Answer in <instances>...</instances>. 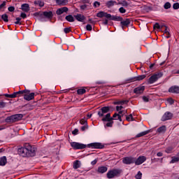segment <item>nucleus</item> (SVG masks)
<instances>
[{
  "label": "nucleus",
  "mask_w": 179,
  "mask_h": 179,
  "mask_svg": "<svg viewBox=\"0 0 179 179\" xmlns=\"http://www.w3.org/2000/svg\"><path fill=\"white\" fill-rule=\"evenodd\" d=\"M96 16L97 17H106L109 20L120 22V24L122 26V29H124V26H129V24H131V20L127 18L125 20H122V17L117 15H111V14H108L104 11L98 13Z\"/></svg>",
  "instance_id": "obj_1"
},
{
  "label": "nucleus",
  "mask_w": 179,
  "mask_h": 179,
  "mask_svg": "<svg viewBox=\"0 0 179 179\" xmlns=\"http://www.w3.org/2000/svg\"><path fill=\"white\" fill-rule=\"evenodd\" d=\"M22 118H23L22 114L13 115L6 118V122L8 124H13V122H17V121H20Z\"/></svg>",
  "instance_id": "obj_2"
},
{
  "label": "nucleus",
  "mask_w": 179,
  "mask_h": 179,
  "mask_svg": "<svg viewBox=\"0 0 179 179\" xmlns=\"http://www.w3.org/2000/svg\"><path fill=\"white\" fill-rule=\"evenodd\" d=\"M25 148L27 149V157H34L36 156V148L29 143L25 144Z\"/></svg>",
  "instance_id": "obj_3"
},
{
  "label": "nucleus",
  "mask_w": 179,
  "mask_h": 179,
  "mask_svg": "<svg viewBox=\"0 0 179 179\" xmlns=\"http://www.w3.org/2000/svg\"><path fill=\"white\" fill-rule=\"evenodd\" d=\"M114 120L113 117H111V113H107L105 117L102 118V121L108 122L106 124V127H113V124H114V122L113 121Z\"/></svg>",
  "instance_id": "obj_4"
},
{
  "label": "nucleus",
  "mask_w": 179,
  "mask_h": 179,
  "mask_svg": "<svg viewBox=\"0 0 179 179\" xmlns=\"http://www.w3.org/2000/svg\"><path fill=\"white\" fill-rule=\"evenodd\" d=\"M163 76V73H156L154 75H152L150 78L148 79V82L149 85H152V83H155V82H157L160 78Z\"/></svg>",
  "instance_id": "obj_5"
},
{
  "label": "nucleus",
  "mask_w": 179,
  "mask_h": 179,
  "mask_svg": "<svg viewBox=\"0 0 179 179\" xmlns=\"http://www.w3.org/2000/svg\"><path fill=\"white\" fill-rule=\"evenodd\" d=\"M121 174V170L120 169H113L109 171L106 176L107 178L109 179L114 178L115 177H117V176H120Z\"/></svg>",
  "instance_id": "obj_6"
},
{
  "label": "nucleus",
  "mask_w": 179,
  "mask_h": 179,
  "mask_svg": "<svg viewBox=\"0 0 179 179\" xmlns=\"http://www.w3.org/2000/svg\"><path fill=\"white\" fill-rule=\"evenodd\" d=\"M71 146L73 149H85L87 145L77 142H72L71 143Z\"/></svg>",
  "instance_id": "obj_7"
},
{
  "label": "nucleus",
  "mask_w": 179,
  "mask_h": 179,
  "mask_svg": "<svg viewBox=\"0 0 179 179\" xmlns=\"http://www.w3.org/2000/svg\"><path fill=\"white\" fill-rule=\"evenodd\" d=\"M122 163H124V164H132L133 163H135V158L132 157H123Z\"/></svg>",
  "instance_id": "obj_8"
},
{
  "label": "nucleus",
  "mask_w": 179,
  "mask_h": 179,
  "mask_svg": "<svg viewBox=\"0 0 179 179\" xmlns=\"http://www.w3.org/2000/svg\"><path fill=\"white\" fill-rule=\"evenodd\" d=\"M145 162H146V157L145 156H140L137 159L134 158V163L136 166H141V164H143Z\"/></svg>",
  "instance_id": "obj_9"
},
{
  "label": "nucleus",
  "mask_w": 179,
  "mask_h": 179,
  "mask_svg": "<svg viewBox=\"0 0 179 179\" xmlns=\"http://www.w3.org/2000/svg\"><path fill=\"white\" fill-rule=\"evenodd\" d=\"M88 148H92V149H103L104 145L101 143H92L87 145Z\"/></svg>",
  "instance_id": "obj_10"
},
{
  "label": "nucleus",
  "mask_w": 179,
  "mask_h": 179,
  "mask_svg": "<svg viewBox=\"0 0 179 179\" xmlns=\"http://www.w3.org/2000/svg\"><path fill=\"white\" fill-rule=\"evenodd\" d=\"M110 111V106H105L101 108V111L98 112L99 117H104V114H107Z\"/></svg>",
  "instance_id": "obj_11"
},
{
  "label": "nucleus",
  "mask_w": 179,
  "mask_h": 179,
  "mask_svg": "<svg viewBox=\"0 0 179 179\" xmlns=\"http://www.w3.org/2000/svg\"><path fill=\"white\" fill-rule=\"evenodd\" d=\"M18 153L19 155H20V156H22V157H27V150L26 148V144L24 145V148L18 149Z\"/></svg>",
  "instance_id": "obj_12"
},
{
  "label": "nucleus",
  "mask_w": 179,
  "mask_h": 179,
  "mask_svg": "<svg viewBox=\"0 0 179 179\" xmlns=\"http://www.w3.org/2000/svg\"><path fill=\"white\" fill-rule=\"evenodd\" d=\"M173 118V113L170 112H166L162 117V121H167Z\"/></svg>",
  "instance_id": "obj_13"
},
{
  "label": "nucleus",
  "mask_w": 179,
  "mask_h": 179,
  "mask_svg": "<svg viewBox=\"0 0 179 179\" xmlns=\"http://www.w3.org/2000/svg\"><path fill=\"white\" fill-rule=\"evenodd\" d=\"M34 92L30 94H24V99L27 100V101H30V100H33L34 99Z\"/></svg>",
  "instance_id": "obj_14"
},
{
  "label": "nucleus",
  "mask_w": 179,
  "mask_h": 179,
  "mask_svg": "<svg viewBox=\"0 0 179 179\" xmlns=\"http://www.w3.org/2000/svg\"><path fill=\"white\" fill-rule=\"evenodd\" d=\"M169 93H176V94H179V87L177 85L172 86L169 89Z\"/></svg>",
  "instance_id": "obj_15"
},
{
  "label": "nucleus",
  "mask_w": 179,
  "mask_h": 179,
  "mask_svg": "<svg viewBox=\"0 0 179 179\" xmlns=\"http://www.w3.org/2000/svg\"><path fill=\"white\" fill-rule=\"evenodd\" d=\"M145 91V86L138 87L134 89V92L136 94H142Z\"/></svg>",
  "instance_id": "obj_16"
},
{
  "label": "nucleus",
  "mask_w": 179,
  "mask_h": 179,
  "mask_svg": "<svg viewBox=\"0 0 179 179\" xmlns=\"http://www.w3.org/2000/svg\"><path fill=\"white\" fill-rule=\"evenodd\" d=\"M107 170H108L107 166H99L98 167L97 173L99 174H104V173H106Z\"/></svg>",
  "instance_id": "obj_17"
},
{
  "label": "nucleus",
  "mask_w": 179,
  "mask_h": 179,
  "mask_svg": "<svg viewBox=\"0 0 179 179\" xmlns=\"http://www.w3.org/2000/svg\"><path fill=\"white\" fill-rule=\"evenodd\" d=\"M64 12H68V7H63L57 10V15H62Z\"/></svg>",
  "instance_id": "obj_18"
},
{
  "label": "nucleus",
  "mask_w": 179,
  "mask_h": 179,
  "mask_svg": "<svg viewBox=\"0 0 179 179\" xmlns=\"http://www.w3.org/2000/svg\"><path fill=\"white\" fill-rule=\"evenodd\" d=\"M21 9L24 12H29V10H30V6L28 3H24L21 6Z\"/></svg>",
  "instance_id": "obj_19"
},
{
  "label": "nucleus",
  "mask_w": 179,
  "mask_h": 179,
  "mask_svg": "<svg viewBox=\"0 0 179 179\" xmlns=\"http://www.w3.org/2000/svg\"><path fill=\"white\" fill-rule=\"evenodd\" d=\"M56 3L60 6H65L68 3V0H56Z\"/></svg>",
  "instance_id": "obj_20"
},
{
  "label": "nucleus",
  "mask_w": 179,
  "mask_h": 179,
  "mask_svg": "<svg viewBox=\"0 0 179 179\" xmlns=\"http://www.w3.org/2000/svg\"><path fill=\"white\" fill-rule=\"evenodd\" d=\"M106 5L107 6V8H112V6H114V5H117V1H108L106 3Z\"/></svg>",
  "instance_id": "obj_21"
},
{
  "label": "nucleus",
  "mask_w": 179,
  "mask_h": 179,
  "mask_svg": "<svg viewBox=\"0 0 179 179\" xmlns=\"http://www.w3.org/2000/svg\"><path fill=\"white\" fill-rule=\"evenodd\" d=\"M74 17L78 22H83V20H85V16H83V15L82 14H78Z\"/></svg>",
  "instance_id": "obj_22"
},
{
  "label": "nucleus",
  "mask_w": 179,
  "mask_h": 179,
  "mask_svg": "<svg viewBox=\"0 0 179 179\" xmlns=\"http://www.w3.org/2000/svg\"><path fill=\"white\" fill-rule=\"evenodd\" d=\"M43 15H44V17H47L48 19H51V17H52L53 15H52V11H45L43 12Z\"/></svg>",
  "instance_id": "obj_23"
},
{
  "label": "nucleus",
  "mask_w": 179,
  "mask_h": 179,
  "mask_svg": "<svg viewBox=\"0 0 179 179\" xmlns=\"http://www.w3.org/2000/svg\"><path fill=\"white\" fill-rule=\"evenodd\" d=\"M34 15L38 17V20H41V19H44V12L35 13Z\"/></svg>",
  "instance_id": "obj_24"
},
{
  "label": "nucleus",
  "mask_w": 179,
  "mask_h": 179,
  "mask_svg": "<svg viewBox=\"0 0 179 179\" xmlns=\"http://www.w3.org/2000/svg\"><path fill=\"white\" fill-rule=\"evenodd\" d=\"M65 19L66 20H67V22H75V18H73V16H72V15H69L66 16Z\"/></svg>",
  "instance_id": "obj_25"
},
{
  "label": "nucleus",
  "mask_w": 179,
  "mask_h": 179,
  "mask_svg": "<svg viewBox=\"0 0 179 179\" xmlns=\"http://www.w3.org/2000/svg\"><path fill=\"white\" fill-rule=\"evenodd\" d=\"M6 164V157H3L0 159V166H5Z\"/></svg>",
  "instance_id": "obj_26"
},
{
  "label": "nucleus",
  "mask_w": 179,
  "mask_h": 179,
  "mask_svg": "<svg viewBox=\"0 0 179 179\" xmlns=\"http://www.w3.org/2000/svg\"><path fill=\"white\" fill-rule=\"evenodd\" d=\"M149 134V131H143L136 135V138H141V136H145V135H148Z\"/></svg>",
  "instance_id": "obj_27"
},
{
  "label": "nucleus",
  "mask_w": 179,
  "mask_h": 179,
  "mask_svg": "<svg viewBox=\"0 0 179 179\" xmlns=\"http://www.w3.org/2000/svg\"><path fill=\"white\" fill-rule=\"evenodd\" d=\"M157 132L162 134L163 132H166V126H162L157 129Z\"/></svg>",
  "instance_id": "obj_28"
},
{
  "label": "nucleus",
  "mask_w": 179,
  "mask_h": 179,
  "mask_svg": "<svg viewBox=\"0 0 179 179\" xmlns=\"http://www.w3.org/2000/svg\"><path fill=\"white\" fill-rule=\"evenodd\" d=\"M79 167H80V162L77 160L73 163V169H79Z\"/></svg>",
  "instance_id": "obj_29"
},
{
  "label": "nucleus",
  "mask_w": 179,
  "mask_h": 179,
  "mask_svg": "<svg viewBox=\"0 0 179 179\" xmlns=\"http://www.w3.org/2000/svg\"><path fill=\"white\" fill-rule=\"evenodd\" d=\"M34 3L36 5H38V6H41V7L44 6V1H40V0L35 1Z\"/></svg>",
  "instance_id": "obj_30"
},
{
  "label": "nucleus",
  "mask_w": 179,
  "mask_h": 179,
  "mask_svg": "<svg viewBox=\"0 0 179 179\" xmlns=\"http://www.w3.org/2000/svg\"><path fill=\"white\" fill-rule=\"evenodd\" d=\"M179 162V157H172V159L170 162L171 164L177 163Z\"/></svg>",
  "instance_id": "obj_31"
},
{
  "label": "nucleus",
  "mask_w": 179,
  "mask_h": 179,
  "mask_svg": "<svg viewBox=\"0 0 179 179\" xmlns=\"http://www.w3.org/2000/svg\"><path fill=\"white\" fill-rule=\"evenodd\" d=\"M1 19L3 20V22H9V20L8 19V15H6V14L2 15Z\"/></svg>",
  "instance_id": "obj_32"
},
{
  "label": "nucleus",
  "mask_w": 179,
  "mask_h": 179,
  "mask_svg": "<svg viewBox=\"0 0 179 179\" xmlns=\"http://www.w3.org/2000/svg\"><path fill=\"white\" fill-rule=\"evenodd\" d=\"M4 96H5V97H8L9 99H15V97H16L15 92L12 94H4Z\"/></svg>",
  "instance_id": "obj_33"
},
{
  "label": "nucleus",
  "mask_w": 179,
  "mask_h": 179,
  "mask_svg": "<svg viewBox=\"0 0 179 179\" xmlns=\"http://www.w3.org/2000/svg\"><path fill=\"white\" fill-rule=\"evenodd\" d=\"M146 78V75L138 76L136 78V80H143Z\"/></svg>",
  "instance_id": "obj_34"
},
{
  "label": "nucleus",
  "mask_w": 179,
  "mask_h": 179,
  "mask_svg": "<svg viewBox=\"0 0 179 179\" xmlns=\"http://www.w3.org/2000/svg\"><path fill=\"white\" fill-rule=\"evenodd\" d=\"M164 8V9H170L171 8V3H170V2L165 3Z\"/></svg>",
  "instance_id": "obj_35"
},
{
  "label": "nucleus",
  "mask_w": 179,
  "mask_h": 179,
  "mask_svg": "<svg viewBox=\"0 0 179 179\" xmlns=\"http://www.w3.org/2000/svg\"><path fill=\"white\" fill-rule=\"evenodd\" d=\"M117 120H119L120 121H122V119H121V115L117 114V113H115L112 118H113V119L117 118Z\"/></svg>",
  "instance_id": "obj_36"
},
{
  "label": "nucleus",
  "mask_w": 179,
  "mask_h": 179,
  "mask_svg": "<svg viewBox=\"0 0 179 179\" xmlns=\"http://www.w3.org/2000/svg\"><path fill=\"white\" fill-rule=\"evenodd\" d=\"M77 93H78V94H83L86 93V90H85L83 88L79 89V90H78Z\"/></svg>",
  "instance_id": "obj_37"
},
{
  "label": "nucleus",
  "mask_w": 179,
  "mask_h": 179,
  "mask_svg": "<svg viewBox=\"0 0 179 179\" xmlns=\"http://www.w3.org/2000/svg\"><path fill=\"white\" fill-rule=\"evenodd\" d=\"M129 101H119L114 103V104H127Z\"/></svg>",
  "instance_id": "obj_38"
},
{
  "label": "nucleus",
  "mask_w": 179,
  "mask_h": 179,
  "mask_svg": "<svg viewBox=\"0 0 179 179\" xmlns=\"http://www.w3.org/2000/svg\"><path fill=\"white\" fill-rule=\"evenodd\" d=\"M119 5H122V6H124L127 8V6H128V2L125 1H122L121 2L119 3Z\"/></svg>",
  "instance_id": "obj_39"
},
{
  "label": "nucleus",
  "mask_w": 179,
  "mask_h": 179,
  "mask_svg": "<svg viewBox=\"0 0 179 179\" xmlns=\"http://www.w3.org/2000/svg\"><path fill=\"white\" fill-rule=\"evenodd\" d=\"M127 121H134V117L132 114H130L129 116H126Z\"/></svg>",
  "instance_id": "obj_40"
},
{
  "label": "nucleus",
  "mask_w": 179,
  "mask_h": 179,
  "mask_svg": "<svg viewBox=\"0 0 179 179\" xmlns=\"http://www.w3.org/2000/svg\"><path fill=\"white\" fill-rule=\"evenodd\" d=\"M80 122L81 125H86V124H87V120L83 118L80 121Z\"/></svg>",
  "instance_id": "obj_41"
},
{
  "label": "nucleus",
  "mask_w": 179,
  "mask_h": 179,
  "mask_svg": "<svg viewBox=\"0 0 179 179\" xmlns=\"http://www.w3.org/2000/svg\"><path fill=\"white\" fill-rule=\"evenodd\" d=\"M80 9H82V10H86V9H87V4H83L80 6Z\"/></svg>",
  "instance_id": "obj_42"
},
{
  "label": "nucleus",
  "mask_w": 179,
  "mask_h": 179,
  "mask_svg": "<svg viewBox=\"0 0 179 179\" xmlns=\"http://www.w3.org/2000/svg\"><path fill=\"white\" fill-rule=\"evenodd\" d=\"M173 150V147H168L165 152L166 153H171V151Z\"/></svg>",
  "instance_id": "obj_43"
},
{
  "label": "nucleus",
  "mask_w": 179,
  "mask_h": 179,
  "mask_svg": "<svg viewBox=\"0 0 179 179\" xmlns=\"http://www.w3.org/2000/svg\"><path fill=\"white\" fill-rule=\"evenodd\" d=\"M6 103L3 101H0V108H5Z\"/></svg>",
  "instance_id": "obj_44"
},
{
  "label": "nucleus",
  "mask_w": 179,
  "mask_h": 179,
  "mask_svg": "<svg viewBox=\"0 0 179 179\" xmlns=\"http://www.w3.org/2000/svg\"><path fill=\"white\" fill-rule=\"evenodd\" d=\"M16 22H15V24H22V22H20V20H22V18L20 17H17L16 18Z\"/></svg>",
  "instance_id": "obj_45"
},
{
  "label": "nucleus",
  "mask_w": 179,
  "mask_h": 179,
  "mask_svg": "<svg viewBox=\"0 0 179 179\" xmlns=\"http://www.w3.org/2000/svg\"><path fill=\"white\" fill-rule=\"evenodd\" d=\"M119 11L120 12V13H125V12H127V10H125L124 7H121L119 8Z\"/></svg>",
  "instance_id": "obj_46"
},
{
  "label": "nucleus",
  "mask_w": 179,
  "mask_h": 179,
  "mask_svg": "<svg viewBox=\"0 0 179 179\" xmlns=\"http://www.w3.org/2000/svg\"><path fill=\"white\" fill-rule=\"evenodd\" d=\"M173 9H179V3H175L173 5Z\"/></svg>",
  "instance_id": "obj_47"
},
{
  "label": "nucleus",
  "mask_w": 179,
  "mask_h": 179,
  "mask_svg": "<svg viewBox=\"0 0 179 179\" xmlns=\"http://www.w3.org/2000/svg\"><path fill=\"white\" fill-rule=\"evenodd\" d=\"M87 128H89V126L87 125V124H85V126H83L81 127V131H86V129H87Z\"/></svg>",
  "instance_id": "obj_48"
},
{
  "label": "nucleus",
  "mask_w": 179,
  "mask_h": 179,
  "mask_svg": "<svg viewBox=\"0 0 179 179\" xmlns=\"http://www.w3.org/2000/svg\"><path fill=\"white\" fill-rule=\"evenodd\" d=\"M86 29H87V30L88 31H92V25L87 24V25L86 26Z\"/></svg>",
  "instance_id": "obj_49"
},
{
  "label": "nucleus",
  "mask_w": 179,
  "mask_h": 179,
  "mask_svg": "<svg viewBox=\"0 0 179 179\" xmlns=\"http://www.w3.org/2000/svg\"><path fill=\"white\" fill-rule=\"evenodd\" d=\"M154 29H161V27L160 25L159 24V23H155V24L154 25Z\"/></svg>",
  "instance_id": "obj_50"
},
{
  "label": "nucleus",
  "mask_w": 179,
  "mask_h": 179,
  "mask_svg": "<svg viewBox=\"0 0 179 179\" xmlns=\"http://www.w3.org/2000/svg\"><path fill=\"white\" fill-rule=\"evenodd\" d=\"M14 93H15V97H17V94H24L23 90L19 91V92H14Z\"/></svg>",
  "instance_id": "obj_51"
},
{
  "label": "nucleus",
  "mask_w": 179,
  "mask_h": 179,
  "mask_svg": "<svg viewBox=\"0 0 179 179\" xmlns=\"http://www.w3.org/2000/svg\"><path fill=\"white\" fill-rule=\"evenodd\" d=\"M94 8H98V6H100V2L95 1L94 3Z\"/></svg>",
  "instance_id": "obj_52"
},
{
  "label": "nucleus",
  "mask_w": 179,
  "mask_h": 179,
  "mask_svg": "<svg viewBox=\"0 0 179 179\" xmlns=\"http://www.w3.org/2000/svg\"><path fill=\"white\" fill-rule=\"evenodd\" d=\"M99 160L97 159H94V161H92V162H91V164H92V166H95V164H97V162H98Z\"/></svg>",
  "instance_id": "obj_53"
},
{
  "label": "nucleus",
  "mask_w": 179,
  "mask_h": 179,
  "mask_svg": "<svg viewBox=\"0 0 179 179\" xmlns=\"http://www.w3.org/2000/svg\"><path fill=\"white\" fill-rule=\"evenodd\" d=\"M143 101H145V103H148V101H149V98L148 96H143Z\"/></svg>",
  "instance_id": "obj_54"
},
{
  "label": "nucleus",
  "mask_w": 179,
  "mask_h": 179,
  "mask_svg": "<svg viewBox=\"0 0 179 179\" xmlns=\"http://www.w3.org/2000/svg\"><path fill=\"white\" fill-rule=\"evenodd\" d=\"M78 132H79V130L78 129H75L73 131L72 134L73 135H77Z\"/></svg>",
  "instance_id": "obj_55"
},
{
  "label": "nucleus",
  "mask_w": 179,
  "mask_h": 179,
  "mask_svg": "<svg viewBox=\"0 0 179 179\" xmlns=\"http://www.w3.org/2000/svg\"><path fill=\"white\" fill-rule=\"evenodd\" d=\"M8 10L9 12H13L15 10V7L14 6L8 7Z\"/></svg>",
  "instance_id": "obj_56"
},
{
  "label": "nucleus",
  "mask_w": 179,
  "mask_h": 179,
  "mask_svg": "<svg viewBox=\"0 0 179 179\" xmlns=\"http://www.w3.org/2000/svg\"><path fill=\"white\" fill-rule=\"evenodd\" d=\"M24 94H30V90H22Z\"/></svg>",
  "instance_id": "obj_57"
},
{
  "label": "nucleus",
  "mask_w": 179,
  "mask_h": 179,
  "mask_svg": "<svg viewBox=\"0 0 179 179\" xmlns=\"http://www.w3.org/2000/svg\"><path fill=\"white\" fill-rule=\"evenodd\" d=\"M122 108H124V107H122V106H116L117 111H121V110H122Z\"/></svg>",
  "instance_id": "obj_58"
},
{
  "label": "nucleus",
  "mask_w": 179,
  "mask_h": 179,
  "mask_svg": "<svg viewBox=\"0 0 179 179\" xmlns=\"http://www.w3.org/2000/svg\"><path fill=\"white\" fill-rule=\"evenodd\" d=\"M64 33L67 34L69 33V31H71V28H65L64 29Z\"/></svg>",
  "instance_id": "obj_59"
},
{
  "label": "nucleus",
  "mask_w": 179,
  "mask_h": 179,
  "mask_svg": "<svg viewBox=\"0 0 179 179\" xmlns=\"http://www.w3.org/2000/svg\"><path fill=\"white\" fill-rule=\"evenodd\" d=\"M20 16L21 17H22V19H25V17H27V15L24 13H22Z\"/></svg>",
  "instance_id": "obj_60"
},
{
  "label": "nucleus",
  "mask_w": 179,
  "mask_h": 179,
  "mask_svg": "<svg viewBox=\"0 0 179 179\" xmlns=\"http://www.w3.org/2000/svg\"><path fill=\"white\" fill-rule=\"evenodd\" d=\"M6 5V1H3L1 5H0V9H2L3 6Z\"/></svg>",
  "instance_id": "obj_61"
},
{
  "label": "nucleus",
  "mask_w": 179,
  "mask_h": 179,
  "mask_svg": "<svg viewBox=\"0 0 179 179\" xmlns=\"http://www.w3.org/2000/svg\"><path fill=\"white\" fill-rule=\"evenodd\" d=\"M169 103H170L171 104H174V100H173V99H168Z\"/></svg>",
  "instance_id": "obj_62"
},
{
  "label": "nucleus",
  "mask_w": 179,
  "mask_h": 179,
  "mask_svg": "<svg viewBox=\"0 0 179 179\" xmlns=\"http://www.w3.org/2000/svg\"><path fill=\"white\" fill-rule=\"evenodd\" d=\"M127 111H122V110H119V115H124Z\"/></svg>",
  "instance_id": "obj_63"
},
{
  "label": "nucleus",
  "mask_w": 179,
  "mask_h": 179,
  "mask_svg": "<svg viewBox=\"0 0 179 179\" xmlns=\"http://www.w3.org/2000/svg\"><path fill=\"white\" fill-rule=\"evenodd\" d=\"M157 156L158 157H162V156H163V152H157Z\"/></svg>",
  "instance_id": "obj_64"
}]
</instances>
